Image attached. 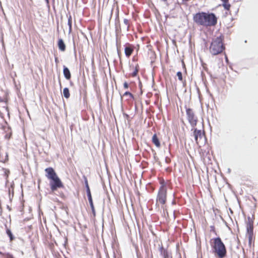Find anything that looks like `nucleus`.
<instances>
[{
    "instance_id": "nucleus-1",
    "label": "nucleus",
    "mask_w": 258,
    "mask_h": 258,
    "mask_svg": "<svg viewBox=\"0 0 258 258\" xmlns=\"http://www.w3.org/2000/svg\"><path fill=\"white\" fill-rule=\"evenodd\" d=\"M193 19L198 25L206 27L214 26L217 23V17L213 13H198L194 15Z\"/></svg>"
},
{
    "instance_id": "nucleus-2",
    "label": "nucleus",
    "mask_w": 258,
    "mask_h": 258,
    "mask_svg": "<svg viewBox=\"0 0 258 258\" xmlns=\"http://www.w3.org/2000/svg\"><path fill=\"white\" fill-rule=\"evenodd\" d=\"M213 240L214 242L213 244L212 245V247L214 252L216 253L219 257H224L226 254V249L221 238L217 237L214 238Z\"/></svg>"
},
{
    "instance_id": "nucleus-3",
    "label": "nucleus",
    "mask_w": 258,
    "mask_h": 258,
    "mask_svg": "<svg viewBox=\"0 0 258 258\" xmlns=\"http://www.w3.org/2000/svg\"><path fill=\"white\" fill-rule=\"evenodd\" d=\"M221 36L213 39L210 47V51L213 55H217L222 52L225 47Z\"/></svg>"
},
{
    "instance_id": "nucleus-4",
    "label": "nucleus",
    "mask_w": 258,
    "mask_h": 258,
    "mask_svg": "<svg viewBox=\"0 0 258 258\" xmlns=\"http://www.w3.org/2000/svg\"><path fill=\"white\" fill-rule=\"evenodd\" d=\"M193 136L197 144L199 146L200 144H204L205 143V137L204 133H202L201 130L194 128Z\"/></svg>"
},
{
    "instance_id": "nucleus-5",
    "label": "nucleus",
    "mask_w": 258,
    "mask_h": 258,
    "mask_svg": "<svg viewBox=\"0 0 258 258\" xmlns=\"http://www.w3.org/2000/svg\"><path fill=\"white\" fill-rule=\"evenodd\" d=\"M167 189L164 185H162L158 192L157 202L161 204H164L166 201Z\"/></svg>"
},
{
    "instance_id": "nucleus-6",
    "label": "nucleus",
    "mask_w": 258,
    "mask_h": 258,
    "mask_svg": "<svg viewBox=\"0 0 258 258\" xmlns=\"http://www.w3.org/2000/svg\"><path fill=\"white\" fill-rule=\"evenodd\" d=\"M51 190L52 191H55L58 188H62L63 185L59 178L57 176L51 180L49 183Z\"/></svg>"
},
{
    "instance_id": "nucleus-7",
    "label": "nucleus",
    "mask_w": 258,
    "mask_h": 258,
    "mask_svg": "<svg viewBox=\"0 0 258 258\" xmlns=\"http://www.w3.org/2000/svg\"><path fill=\"white\" fill-rule=\"evenodd\" d=\"M186 112L189 123L192 127H195L197 123V118L195 116L193 110L191 109L188 108Z\"/></svg>"
},
{
    "instance_id": "nucleus-8",
    "label": "nucleus",
    "mask_w": 258,
    "mask_h": 258,
    "mask_svg": "<svg viewBox=\"0 0 258 258\" xmlns=\"http://www.w3.org/2000/svg\"><path fill=\"white\" fill-rule=\"evenodd\" d=\"M86 187L87 188V197L88 198L89 202L90 205L93 215L95 216V208H94L93 203V200H92V196H91V191H90V188H89V185L88 184V182L87 180L86 181Z\"/></svg>"
},
{
    "instance_id": "nucleus-9",
    "label": "nucleus",
    "mask_w": 258,
    "mask_h": 258,
    "mask_svg": "<svg viewBox=\"0 0 258 258\" xmlns=\"http://www.w3.org/2000/svg\"><path fill=\"white\" fill-rule=\"evenodd\" d=\"M246 235H253V221L250 217L247 218L246 222Z\"/></svg>"
},
{
    "instance_id": "nucleus-10",
    "label": "nucleus",
    "mask_w": 258,
    "mask_h": 258,
    "mask_svg": "<svg viewBox=\"0 0 258 258\" xmlns=\"http://www.w3.org/2000/svg\"><path fill=\"white\" fill-rule=\"evenodd\" d=\"M46 177L49 179H52L57 177L56 173L52 167H48L45 169Z\"/></svg>"
},
{
    "instance_id": "nucleus-11",
    "label": "nucleus",
    "mask_w": 258,
    "mask_h": 258,
    "mask_svg": "<svg viewBox=\"0 0 258 258\" xmlns=\"http://www.w3.org/2000/svg\"><path fill=\"white\" fill-rule=\"evenodd\" d=\"M133 47L128 44V46L125 47L124 48V53L126 57H129L133 52Z\"/></svg>"
},
{
    "instance_id": "nucleus-12",
    "label": "nucleus",
    "mask_w": 258,
    "mask_h": 258,
    "mask_svg": "<svg viewBox=\"0 0 258 258\" xmlns=\"http://www.w3.org/2000/svg\"><path fill=\"white\" fill-rule=\"evenodd\" d=\"M63 73L66 79L70 80L71 77V73L69 69L65 66H63Z\"/></svg>"
},
{
    "instance_id": "nucleus-13",
    "label": "nucleus",
    "mask_w": 258,
    "mask_h": 258,
    "mask_svg": "<svg viewBox=\"0 0 258 258\" xmlns=\"http://www.w3.org/2000/svg\"><path fill=\"white\" fill-rule=\"evenodd\" d=\"M58 46L59 49L61 51H64L66 50V45L62 39H59L58 41Z\"/></svg>"
},
{
    "instance_id": "nucleus-14",
    "label": "nucleus",
    "mask_w": 258,
    "mask_h": 258,
    "mask_svg": "<svg viewBox=\"0 0 258 258\" xmlns=\"http://www.w3.org/2000/svg\"><path fill=\"white\" fill-rule=\"evenodd\" d=\"M160 252L161 255L163 258H168V257L169 255H168V253L166 249H165L162 246H161L160 248Z\"/></svg>"
},
{
    "instance_id": "nucleus-15",
    "label": "nucleus",
    "mask_w": 258,
    "mask_h": 258,
    "mask_svg": "<svg viewBox=\"0 0 258 258\" xmlns=\"http://www.w3.org/2000/svg\"><path fill=\"white\" fill-rule=\"evenodd\" d=\"M152 142L157 146L159 147L160 146V143L158 138L156 134H154L152 137Z\"/></svg>"
},
{
    "instance_id": "nucleus-16",
    "label": "nucleus",
    "mask_w": 258,
    "mask_h": 258,
    "mask_svg": "<svg viewBox=\"0 0 258 258\" xmlns=\"http://www.w3.org/2000/svg\"><path fill=\"white\" fill-rule=\"evenodd\" d=\"M63 94L66 98H69L70 97V94L69 92V90L68 88H65L63 89Z\"/></svg>"
},
{
    "instance_id": "nucleus-17",
    "label": "nucleus",
    "mask_w": 258,
    "mask_h": 258,
    "mask_svg": "<svg viewBox=\"0 0 258 258\" xmlns=\"http://www.w3.org/2000/svg\"><path fill=\"white\" fill-rule=\"evenodd\" d=\"M72 19L71 16L70 15V16L69 17V18H68V24L69 27V33H70L72 32Z\"/></svg>"
},
{
    "instance_id": "nucleus-18",
    "label": "nucleus",
    "mask_w": 258,
    "mask_h": 258,
    "mask_svg": "<svg viewBox=\"0 0 258 258\" xmlns=\"http://www.w3.org/2000/svg\"><path fill=\"white\" fill-rule=\"evenodd\" d=\"M223 3L222 4V6L224 8V9L226 10L229 11L231 7L230 4L228 3V1L227 2H223Z\"/></svg>"
},
{
    "instance_id": "nucleus-19",
    "label": "nucleus",
    "mask_w": 258,
    "mask_h": 258,
    "mask_svg": "<svg viewBox=\"0 0 258 258\" xmlns=\"http://www.w3.org/2000/svg\"><path fill=\"white\" fill-rule=\"evenodd\" d=\"M139 71V66L137 64L134 68V71L132 74L133 77H136Z\"/></svg>"
},
{
    "instance_id": "nucleus-20",
    "label": "nucleus",
    "mask_w": 258,
    "mask_h": 258,
    "mask_svg": "<svg viewBox=\"0 0 258 258\" xmlns=\"http://www.w3.org/2000/svg\"><path fill=\"white\" fill-rule=\"evenodd\" d=\"M246 236L248 238V244L250 246L251 245L252 243L253 242L254 236H253V235H246Z\"/></svg>"
},
{
    "instance_id": "nucleus-21",
    "label": "nucleus",
    "mask_w": 258,
    "mask_h": 258,
    "mask_svg": "<svg viewBox=\"0 0 258 258\" xmlns=\"http://www.w3.org/2000/svg\"><path fill=\"white\" fill-rule=\"evenodd\" d=\"M7 233L9 236L10 238V240L12 241L14 239V237L13 236L12 233L11 232V230L9 229H7Z\"/></svg>"
},
{
    "instance_id": "nucleus-22",
    "label": "nucleus",
    "mask_w": 258,
    "mask_h": 258,
    "mask_svg": "<svg viewBox=\"0 0 258 258\" xmlns=\"http://www.w3.org/2000/svg\"><path fill=\"white\" fill-rule=\"evenodd\" d=\"M116 47H117V50L118 54L119 55L120 54V50H119V47L120 46V42H119L118 39H116Z\"/></svg>"
},
{
    "instance_id": "nucleus-23",
    "label": "nucleus",
    "mask_w": 258,
    "mask_h": 258,
    "mask_svg": "<svg viewBox=\"0 0 258 258\" xmlns=\"http://www.w3.org/2000/svg\"><path fill=\"white\" fill-rule=\"evenodd\" d=\"M3 170L4 171V174H5V175L6 176V178H7L8 177L9 174L10 173L9 170L6 169V168H3Z\"/></svg>"
},
{
    "instance_id": "nucleus-24",
    "label": "nucleus",
    "mask_w": 258,
    "mask_h": 258,
    "mask_svg": "<svg viewBox=\"0 0 258 258\" xmlns=\"http://www.w3.org/2000/svg\"><path fill=\"white\" fill-rule=\"evenodd\" d=\"M178 79L180 81H182V75L181 72H178L176 74Z\"/></svg>"
},
{
    "instance_id": "nucleus-25",
    "label": "nucleus",
    "mask_w": 258,
    "mask_h": 258,
    "mask_svg": "<svg viewBox=\"0 0 258 258\" xmlns=\"http://www.w3.org/2000/svg\"><path fill=\"white\" fill-rule=\"evenodd\" d=\"M123 23L125 24V25L126 26L127 28L128 29L129 27V20L127 19H124L123 20Z\"/></svg>"
},
{
    "instance_id": "nucleus-26",
    "label": "nucleus",
    "mask_w": 258,
    "mask_h": 258,
    "mask_svg": "<svg viewBox=\"0 0 258 258\" xmlns=\"http://www.w3.org/2000/svg\"><path fill=\"white\" fill-rule=\"evenodd\" d=\"M123 96H129L131 98H133V95L132 94H131L130 92H125L124 94H123Z\"/></svg>"
},
{
    "instance_id": "nucleus-27",
    "label": "nucleus",
    "mask_w": 258,
    "mask_h": 258,
    "mask_svg": "<svg viewBox=\"0 0 258 258\" xmlns=\"http://www.w3.org/2000/svg\"><path fill=\"white\" fill-rule=\"evenodd\" d=\"M8 160V154L7 153H6V158L4 160H1V161L3 162H5Z\"/></svg>"
},
{
    "instance_id": "nucleus-28",
    "label": "nucleus",
    "mask_w": 258,
    "mask_h": 258,
    "mask_svg": "<svg viewBox=\"0 0 258 258\" xmlns=\"http://www.w3.org/2000/svg\"><path fill=\"white\" fill-rule=\"evenodd\" d=\"M123 87L126 89H128V85L127 82H125L123 83Z\"/></svg>"
},
{
    "instance_id": "nucleus-29",
    "label": "nucleus",
    "mask_w": 258,
    "mask_h": 258,
    "mask_svg": "<svg viewBox=\"0 0 258 258\" xmlns=\"http://www.w3.org/2000/svg\"><path fill=\"white\" fill-rule=\"evenodd\" d=\"M165 161H166V162L167 163H169V162L170 161V158H169L168 157H166V158H165Z\"/></svg>"
},
{
    "instance_id": "nucleus-30",
    "label": "nucleus",
    "mask_w": 258,
    "mask_h": 258,
    "mask_svg": "<svg viewBox=\"0 0 258 258\" xmlns=\"http://www.w3.org/2000/svg\"><path fill=\"white\" fill-rule=\"evenodd\" d=\"M46 4H47V5L48 7H49V0H45Z\"/></svg>"
},
{
    "instance_id": "nucleus-31",
    "label": "nucleus",
    "mask_w": 258,
    "mask_h": 258,
    "mask_svg": "<svg viewBox=\"0 0 258 258\" xmlns=\"http://www.w3.org/2000/svg\"><path fill=\"white\" fill-rule=\"evenodd\" d=\"M160 1L164 2L165 4H166L167 2V0H160Z\"/></svg>"
},
{
    "instance_id": "nucleus-32",
    "label": "nucleus",
    "mask_w": 258,
    "mask_h": 258,
    "mask_svg": "<svg viewBox=\"0 0 258 258\" xmlns=\"http://www.w3.org/2000/svg\"><path fill=\"white\" fill-rule=\"evenodd\" d=\"M55 61L56 62H57L58 61L57 58H56V57L55 58Z\"/></svg>"
},
{
    "instance_id": "nucleus-33",
    "label": "nucleus",
    "mask_w": 258,
    "mask_h": 258,
    "mask_svg": "<svg viewBox=\"0 0 258 258\" xmlns=\"http://www.w3.org/2000/svg\"><path fill=\"white\" fill-rule=\"evenodd\" d=\"M222 2H227L229 1V0H221Z\"/></svg>"
},
{
    "instance_id": "nucleus-34",
    "label": "nucleus",
    "mask_w": 258,
    "mask_h": 258,
    "mask_svg": "<svg viewBox=\"0 0 258 258\" xmlns=\"http://www.w3.org/2000/svg\"><path fill=\"white\" fill-rule=\"evenodd\" d=\"M8 258H14L12 255H10V256Z\"/></svg>"
},
{
    "instance_id": "nucleus-35",
    "label": "nucleus",
    "mask_w": 258,
    "mask_h": 258,
    "mask_svg": "<svg viewBox=\"0 0 258 258\" xmlns=\"http://www.w3.org/2000/svg\"><path fill=\"white\" fill-rule=\"evenodd\" d=\"M53 2H54V0H52Z\"/></svg>"
}]
</instances>
